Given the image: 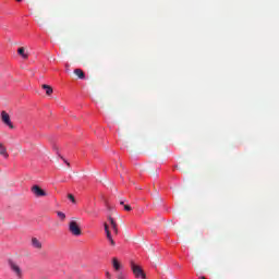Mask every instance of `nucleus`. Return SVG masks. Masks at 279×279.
Listing matches in <instances>:
<instances>
[{"mask_svg": "<svg viewBox=\"0 0 279 279\" xmlns=\"http://www.w3.org/2000/svg\"><path fill=\"white\" fill-rule=\"evenodd\" d=\"M112 265L116 271H119V269H121V263H119V259L117 257L112 258Z\"/></svg>", "mask_w": 279, "mask_h": 279, "instance_id": "nucleus-12", "label": "nucleus"}, {"mask_svg": "<svg viewBox=\"0 0 279 279\" xmlns=\"http://www.w3.org/2000/svg\"><path fill=\"white\" fill-rule=\"evenodd\" d=\"M124 210H126V213H130V210H132V206H130V205H124Z\"/></svg>", "mask_w": 279, "mask_h": 279, "instance_id": "nucleus-17", "label": "nucleus"}, {"mask_svg": "<svg viewBox=\"0 0 279 279\" xmlns=\"http://www.w3.org/2000/svg\"><path fill=\"white\" fill-rule=\"evenodd\" d=\"M57 215L61 221H64L66 219V215L62 211H57Z\"/></svg>", "mask_w": 279, "mask_h": 279, "instance_id": "nucleus-13", "label": "nucleus"}, {"mask_svg": "<svg viewBox=\"0 0 279 279\" xmlns=\"http://www.w3.org/2000/svg\"><path fill=\"white\" fill-rule=\"evenodd\" d=\"M17 53L19 56H21L24 60H27V58H29V56L27 53H25V48L21 47L17 49Z\"/></svg>", "mask_w": 279, "mask_h": 279, "instance_id": "nucleus-9", "label": "nucleus"}, {"mask_svg": "<svg viewBox=\"0 0 279 279\" xmlns=\"http://www.w3.org/2000/svg\"><path fill=\"white\" fill-rule=\"evenodd\" d=\"M0 156H3V158L5 159L10 158V154H8V148H5L2 143H0Z\"/></svg>", "mask_w": 279, "mask_h": 279, "instance_id": "nucleus-6", "label": "nucleus"}, {"mask_svg": "<svg viewBox=\"0 0 279 279\" xmlns=\"http://www.w3.org/2000/svg\"><path fill=\"white\" fill-rule=\"evenodd\" d=\"M106 276H107V278H109V279L112 278V276L110 275L109 271L106 272Z\"/></svg>", "mask_w": 279, "mask_h": 279, "instance_id": "nucleus-20", "label": "nucleus"}, {"mask_svg": "<svg viewBox=\"0 0 279 279\" xmlns=\"http://www.w3.org/2000/svg\"><path fill=\"white\" fill-rule=\"evenodd\" d=\"M117 278L118 279H125V275H123V272H119Z\"/></svg>", "mask_w": 279, "mask_h": 279, "instance_id": "nucleus-18", "label": "nucleus"}, {"mask_svg": "<svg viewBox=\"0 0 279 279\" xmlns=\"http://www.w3.org/2000/svg\"><path fill=\"white\" fill-rule=\"evenodd\" d=\"M68 199H71L72 204H77V202L75 201V196H73V194H68Z\"/></svg>", "mask_w": 279, "mask_h": 279, "instance_id": "nucleus-15", "label": "nucleus"}, {"mask_svg": "<svg viewBox=\"0 0 279 279\" xmlns=\"http://www.w3.org/2000/svg\"><path fill=\"white\" fill-rule=\"evenodd\" d=\"M32 245L33 247H35L36 250H43V243L39 242L38 239L33 238L32 239Z\"/></svg>", "mask_w": 279, "mask_h": 279, "instance_id": "nucleus-7", "label": "nucleus"}, {"mask_svg": "<svg viewBox=\"0 0 279 279\" xmlns=\"http://www.w3.org/2000/svg\"><path fill=\"white\" fill-rule=\"evenodd\" d=\"M19 3H21V1H23V0H16Z\"/></svg>", "mask_w": 279, "mask_h": 279, "instance_id": "nucleus-24", "label": "nucleus"}, {"mask_svg": "<svg viewBox=\"0 0 279 279\" xmlns=\"http://www.w3.org/2000/svg\"><path fill=\"white\" fill-rule=\"evenodd\" d=\"M61 160H63L65 162V165H68V167L71 166V163H69V161H66V159H64V157L60 156Z\"/></svg>", "mask_w": 279, "mask_h": 279, "instance_id": "nucleus-19", "label": "nucleus"}, {"mask_svg": "<svg viewBox=\"0 0 279 279\" xmlns=\"http://www.w3.org/2000/svg\"><path fill=\"white\" fill-rule=\"evenodd\" d=\"M120 205L124 207L125 206V201H120Z\"/></svg>", "mask_w": 279, "mask_h": 279, "instance_id": "nucleus-21", "label": "nucleus"}, {"mask_svg": "<svg viewBox=\"0 0 279 279\" xmlns=\"http://www.w3.org/2000/svg\"><path fill=\"white\" fill-rule=\"evenodd\" d=\"M131 269L135 278L147 279V275H145L143 268H141V266L136 265L134 262L131 263Z\"/></svg>", "mask_w": 279, "mask_h": 279, "instance_id": "nucleus-2", "label": "nucleus"}, {"mask_svg": "<svg viewBox=\"0 0 279 279\" xmlns=\"http://www.w3.org/2000/svg\"><path fill=\"white\" fill-rule=\"evenodd\" d=\"M9 267L11 271L16 276V278L21 279L23 278V270L21 269V266L12 259L9 260Z\"/></svg>", "mask_w": 279, "mask_h": 279, "instance_id": "nucleus-1", "label": "nucleus"}, {"mask_svg": "<svg viewBox=\"0 0 279 279\" xmlns=\"http://www.w3.org/2000/svg\"><path fill=\"white\" fill-rule=\"evenodd\" d=\"M69 230L73 236H80L82 234V229L80 228V225L75 220H72L69 225Z\"/></svg>", "mask_w": 279, "mask_h": 279, "instance_id": "nucleus-3", "label": "nucleus"}, {"mask_svg": "<svg viewBox=\"0 0 279 279\" xmlns=\"http://www.w3.org/2000/svg\"><path fill=\"white\" fill-rule=\"evenodd\" d=\"M54 151H58V146H53Z\"/></svg>", "mask_w": 279, "mask_h": 279, "instance_id": "nucleus-22", "label": "nucleus"}, {"mask_svg": "<svg viewBox=\"0 0 279 279\" xmlns=\"http://www.w3.org/2000/svg\"><path fill=\"white\" fill-rule=\"evenodd\" d=\"M104 226H105V232L108 236V233L110 234V229L108 228V223H105Z\"/></svg>", "mask_w": 279, "mask_h": 279, "instance_id": "nucleus-16", "label": "nucleus"}, {"mask_svg": "<svg viewBox=\"0 0 279 279\" xmlns=\"http://www.w3.org/2000/svg\"><path fill=\"white\" fill-rule=\"evenodd\" d=\"M199 279H206V277H199Z\"/></svg>", "mask_w": 279, "mask_h": 279, "instance_id": "nucleus-23", "label": "nucleus"}, {"mask_svg": "<svg viewBox=\"0 0 279 279\" xmlns=\"http://www.w3.org/2000/svg\"><path fill=\"white\" fill-rule=\"evenodd\" d=\"M1 119L4 125H8L10 130H14V124H12V120H10V114L8 112L2 111L1 112Z\"/></svg>", "mask_w": 279, "mask_h": 279, "instance_id": "nucleus-5", "label": "nucleus"}, {"mask_svg": "<svg viewBox=\"0 0 279 279\" xmlns=\"http://www.w3.org/2000/svg\"><path fill=\"white\" fill-rule=\"evenodd\" d=\"M35 197H47V192L43 190L39 185H33L31 189Z\"/></svg>", "mask_w": 279, "mask_h": 279, "instance_id": "nucleus-4", "label": "nucleus"}, {"mask_svg": "<svg viewBox=\"0 0 279 279\" xmlns=\"http://www.w3.org/2000/svg\"><path fill=\"white\" fill-rule=\"evenodd\" d=\"M109 221L111 223V228L116 234H119V229L117 228V222H114V219L112 217H109Z\"/></svg>", "mask_w": 279, "mask_h": 279, "instance_id": "nucleus-11", "label": "nucleus"}, {"mask_svg": "<svg viewBox=\"0 0 279 279\" xmlns=\"http://www.w3.org/2000/svg\"><path fill=\"white\" fill-rule=\"evenodd\" d=\"M107 239H108L109 243H111L112 246L116 245L114 240L112 239V234L111 233H107Z\"/></svg>", "mask_w": 279, "mask_h": 279, "instance_id": "nucleus-14", "label": "nucleus"}, {"mask_svg": "<svg viewBox=\"0 0 279 279\" xmlns=\"http://www.w3.org/2000/svg\"><path fill=\"white\" fill-rule=\"evenodd\" d=\"M74 74H76L78 80H84L86 77V74H84V71L82 69H75Z\"/></svg>", "mask_w": 279, "mask_h": 279, "instance_id": "nucleus-8", "label": "nucleus"}, {"mask_svg": "<svg viewBox=\"0 0 279 279\" xmlns=\"http://www.w3.org/2000/svg\"><path fill=\"white\" fill-rule=\"evenodd\" d=\"M41 88H44V90H46V95H48V96L53 95V88L51 86L44 84V85H41Z\"/></svg>", "mask_w": 279, "mask_h": 279, "instance_id": "nucleus-10", "label": "nucleus"}]
</instances>
